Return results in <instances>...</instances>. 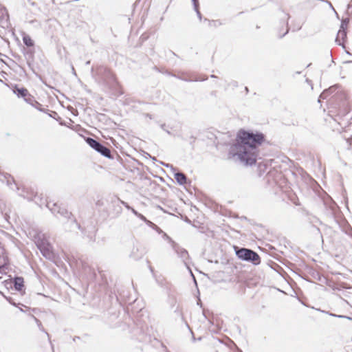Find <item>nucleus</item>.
<instances>
[{"instance_id": "nucleus-42", "label": "nucleus", "mask_w": 352, "mask_h": 352, "mask_svg": "<svg viewBox=\"0 0 352 352\" xmlns=\"http://www.w3.org/2000/svg\"><path fill=\"white\" fill-rule=\"evenodd\" d=\"M199 274H204V275H205V274H204V273H203V272H202L201 271H200V270L199 271Z\"/></svg>"}, {"instance_id": "nucleus-18", "label": "nucleus", "mask_w": 352, "mask_h": 352, "mask_svg": "<svg viewBox=\"0 0 352 352\" xmlns=\"http://www.w3.org/2000/svg\"><path fill=\"white\" fill-rule=\"evenodd\" d=\"M47 206L52 211V212H60L59 210H57L58 206L56 204H54V208H51V203H48Z\"/></svg>"}, {"instance_id": "nucleus-37", "label": "nucleus", "mask_w": 352, "mask_h": 352, "mask_svg": "<svg viewBox=\"0 0 352 352\" xmlns=\"http://www.w3.org/2000/svg\"><path fill=\"white\" fill-rule=\"evenodd\" d=\"M346 53L350 56H351L352 54L349 52V51H346Z\"/></svg>"}, {"instance_id": "nucleus-32", "label": "nucleus", "mask_w": 352, "mask_h": 352, "mask_svg": "<svg viewBox=\"0 0 352 352\" xmlns=\"http://www.w3.org/2000/svg\"><path fill=\"white\" fill-rule=\"evenodd\" d=\"M206 80V78H201V75H199V82H200V81H204V80Z\"/></svg>"}, {"instance_id": "nucleus-34", "label": "nucleus", "mask_w": 352, "mask_h": 352, "mask_svg": "<svg viewBox=\"0 0 352 352\" xmlns=\"http://www.w3.org/2000/svg\"><path fill=\"white\" fill-rule=\"evenodd\" d=\"M352 63V60H347V61H345L344 63L348 64V63Z\"/></svg>"}, {"instance_id": "nucleus-46", "label": "nucleus", "mask_w": 352, "mask_h": 352, "mask_svg": "<svg viewBox=\"0 0 352 352\" xmlns=\"http://www.w3.org/2000/svg\"><path fill=\"white\" fill-rule=\"evenodd\" d=\"M216 352H218L217 351H216Z\"/></svg>"}, {"instance_id": "nucleus-47", "label": "nucleus", "mask_w": 352, "mask_h": 352, "mask_svg": "<svg viewBox=\"0 0 352 352\" xmlns=\"http://www.w3.org/2000/svg\"><path fill=\"white\" fill-rule=\"evenodd\" d=\"M351 2H352V0H351Z\"/></svg>"}, {"instance_id": "nucleus-35", "label": "nucleus", "mask_w": 352, "mask_h": 352, "mask_svg": "<svg viewBox=\"0 0 352 352\" xmlns=\"http://www.w3.org/2000/svg\"><path fill=\"white\" fill-rule=\"evenodd\" d=\"M245 91L248 93V92L249 91V89H248V87H245Z\"/></svg>"}, {"instance_id": "nucleus-29", "label": "nucleus", "mask_w": 352, "mask_h": 352, "mask_svg": "<svg viewBox=\"0 0 352 352\" xmlns=\"http://www.w3.org/2000/svg\"><path fill=\"white\" fill-rule=\"evenodd\" d=\"M199 233H204V228L199 224Z\"/></svg>"}, {"instance_id": "nucleus-7", "label": "nucleus", "mask_w": 352, "mask_h": 352, "mask_svg": "<svg viewBox=\"0 0 352 352\" xmlns=\"http://www.w3.org/2000/svg\"><path fill=\"white\" fill-rule=\"evenodd\" d=\"M13 91L15 94H16L19 97H22L27 102H30V98H28V96H30L29 91L27 89L23 87H14Z\"/></svg>"}, {"instance_id": "nucleus-44", "label": "nucleus", "mask_w": 352, "mask_h": 352, "mask_svg": "<svg viewBox=\"0 0 352 352\" xmlns=\"http://www.w3.org/2000/svg\"><path fill=\"white\" fill-rule=\"evenodd\" d=\"M349 112L346 113L344 116H346L349 114Z\"/></svg>"}, {"instance_id": "nucleus-12", "label": "nucleus", "mask_w": 352, "mask_h": 352, "mask_svg": "<svg viewBox=\"0 0 352 352\" xmlns=\"http://www.w3.org/2000/svg\"><path fill=\"white\" fill-rule=\"evenodd\" d=\"M96 151L100 153L102 155L107 157H111L109 149L102 146L101 144H100V147H98Z\"/></svg>"}, {"instance_id": "nucleus-27", "label": "nucleus", "mask_w": 352, "mask_h": 352, "mask_svg": "<svg viewBox=\"0 0 352 352\" xmlns=\"http://www.w3.org/2000/svg\"><path fill=\"white\" fill-rule=\"evenodd\" d=\"M138 217L141 219L142 220L144 221H146V219L145 218L144 216H143L142 214H140L138 215Z\"/></svg>"}, {"instance_id": "nucleus-17", "label": "nucleus", "mask_w": 352, "mask_h": 352, "mask_svg": "<svg viewBox=\"0 0 352 352\" xmlns=\"http://www.w3.org/2000/svg\"><path fill=\"white\" fill-rule=\"evenodd\" d=\"M349 23V19L345 18L343 19L341 21L340 28L341 30H347V27Z\"/></svg>"}, {"instance_id": "nucleus-33", "label": "nucleus", "mask_w": 352, "mask_h": 352, "mask_svg": "<svg viewBox=\"0 0 352 352\" xmlns=\"http://www.w3.org/2000/svg\"><path fill=\"white\" fill-rule=\"evenodd\" d=\"M199 307H202V303H201V299L199 298Z\"/></svg>"}, {"instance_id": "nucleus-23", "label": "nucleus", "mask_w": 352, "mask_h": 352, "mask_svg": "<svg viewBox=\"0 0 352 352\" xmlns=\"http://www.w3.org/2000/svg\"><path fill=\"white\" fill-rule=\"evenodd\" d=\"M126 207L128 209H131V211H132V212H133L135 215H136V216L138 217V215L139 214V213H138L135 210H134L133 208H130L129 206H126Z\"/></svg>"}, {"instance_id": "nucleus-43", "label": "nucleus", "mask_w": 352, "mask_h": 352, "mask_svg": "<svg viewBox=\"0 0 352 352\" xmlns=\"http://www.w3.org/2000/svg\"><path fill=\"white\" fill-rule=\"evenodd\" d=\"M236 84H237V82H234L233 85H234V86H236Z\"/></svg>"}, {"instance_id": "nucleus-24", "label": "nucleus", "mask_w": 352, "mask_h": 352, "mask_svg": "<svg viewBox=\"0 0 352 352\" xmlns=\"http://www.w3.org/2000/svg\"><path fill=\"white\" fill-rule=\"evenodd\" d=\"M330 316H334V317H338V318H349L348 317H346L344 316L336 315V314H330Z\"/></svg>"}, {"instance_id": "nucleus-10", "label": "nucleus", "mask_w": 352, "mask_h": 352, "mask_svg": "<svg viewBox=\"0 0 352 352\" xmlns=\"http://www.w3.org/2000/svg\"><path fill=\"white\" fill-rule=\"evenodd\" d=\"M337 87H338V85H336L333 87H329L327 89L324 90L320 95L318 102L320 103L322 102V100L326 99L331 93H332L336 89Z\"/></svg>"}, {"instance_id": "nucleus-20", "label": "nucleus", "mask_w": 352, "mask_h": 352, "mask_svg": "<svg viewBox=\"0 0 352 352\" xmlns=\"http://www.w3.org/2000/svg\"><path fill=\"white\" fill-rule=\"evenodd\" d=\"M222 25V23L219 20L213 21L210 24L211 26L218 27Z\"/></svg>"}, {"instance_id": "nucleus-21", "label": "nucleus", "mask_w": 352, "mask_h": 352, "mask_svg": "<svg viewBox=\"0 0 352 352\" xmlns=\"http://www.w3.org/2000/svg\"><path fill=\"white\" fill-rule=\"evenodd\" d=\"M289 32V28H288V23L287 22V29H286V31L282 34H280L278 35V37L280 38H282L283 37H284L287 33Z\"/></svg>"}, {"instance_id": "nucleus-3", "label": "nucleus", "mask_w": 352, "mask_h": 352, "mask_svg": "<svg viewBox=\"0 0 352 352\" xmlns=\"http://www.w3.org/2000/svg\"><path fill=\"white\" fill-rule=\"evenodd\" d=\"M235 254L236 256L244 261L252 263L254 265L261 263V257L255 251L246 248L234 247Z\"/></svg>"}, {"instance_id": "nucleus-8", "label": "nucleus", "mask_w": 352, "mask_h": 352, "mask_svg": "<svg viewBox=\"0 0 352 352\" xmlns=\"http://www.w3.org/2000/svg\"><path fill=\"white\" fill-rule=\"evenodd\" d=\"M339 226L343 232L352 238V227L350 226L347 221L345 219L342 220L340 221V223H339Z\"/></svg>"}, {"instance_id": "nucleus-4", "label": "nucleus", "mask_w": 352, "mask_h": 352, "mask_svg": "<svg viewBox=\"0 0 352 352\" xmlns=\"http://www.w3.org/2000/svg\"><path fill=\"white\" fill-rule=\"evenodd\" d=\"M34 242L43 255L50 258L52 256V246L45 234L39 233L34 236Z\"/></svg>"}, {"instance_id": "nucleus-30", "label": "nucleus", "mask_w": 352, "mask_h": 352, "mask_svg": "<svg viewBox=\"0 0 352 352\" xmlns=\"http://www.w3.org/2000/svg\"><path fill=\"white\" fill-rule=\"evenodd\" d=\"M190 273H191L192 276L193 277L194 282H195V285H197V280H196V279H195V276L192 274V272H191V271H190Z\"/></svg>"}, {"instance_id": "nucleus-9", "label": "nucleus", "mask_w": 352, "mask_h": 352, "mask_svg": "<svg viewBox=\"0 0 352 352\" xmlns=\"http://www.w3.org/2000/svg\"><path fill=\"white\" fill-rule=\"evenodd\" d=\"M340 38L343 41V42L345 41V40L347 38L346 30H341V29H340L338 32L337 36L336 38V42L337 43V44L340 45V46H342L343 48H344L345 46H344V45L343 43H342L340 41Z\"/></svg>"}, {"instance_id": "nucleus-25", "label": "nucleus", "mask_w": 352, "mask_h": 352, "mask_svg": "<svg viewBox=\"0 0 352 352\" xmlns=\"http://www.w3.org/2000/svg\"><path fill=\"white\" fill-rule=\"evenodd\" d=\"M326 3H327L329 4V7H331L332 8V10H334V12H336V14L338 15L337 12H336L335 9L333 8L331 3L329 1H325Z\"/></svg>"}, {"instance_id": "nucleus-15", "label": "nucleus", "mask_w": 352, "mask_h": 352, "mask_svg": "<svg viewBox=\"0 0 352 352\" xmlns=\"http://www.w3.org/2000/svg\"><path fill=\"white\" fill-rule=\"evenodd\" d=\"M86 142L91 148H94L95 150L98 149V148L100 147V144L91 138H88L86 140Z\"/></svg>"}, {"instance_id": "nucleus-14", "label": "nucleus", "mask_w": 352, "mask_h": 352, "mask_svg": "<svg viewBox=\"0 0 352 352\" xmlns=\"http://www.w3.org/2000/svg\"><path fill=\"white\" fill-rule=\"evenodd\" d=\"M23 287V278L21 277H16L14 279V287L16 290H21Z\"/></svg>"}, {"instance_id": "nucleus-2", "label": "nucleus", "mask_w": 352, "mask_h": 352, "mask_svg": "<svg viewBox=\"0 0 352 352\" xmlns=\"http://www.w3.org/2000/svg\"><path fill=\"white\" fill-rule=\"evenodd\" d=\"M201 324L199 327L208 330L211 333H217L221 330L220 321L214 316V314L209 309H202V317L199 318Z\"/></svg>"}, {"instance_id": "nucleus-5", "label": "nucleus", "mask_w": 352, "mask_h": 352, "mask_svg": "<svg viewBox=\"0 0 352 352\" xmlns=\"http://www.w3.org/2000/svg\"><path fill=\"white\" fill-rule=\"evenodd\" d=\"M232 140L233 139L230 132L222 133L217 131L215 142H214L213 145L216 148H218L219 145L227 146L230 144Z\"/></svg>"}, {"instance_id": "nucleus-16", "label": "nucleus", "mask_w": 352, "mask_h": 352, "mask_svg": "<svg viewBox=\"0 0 352 352\" xmlns=\"http://www.w3.org/2000/svg\"><path fill=\"white\" fill-rule=\"evenodd\" d=\"M175 177L177 182L180 184H183L186 182V177L182 173H176Z\"/></svg>"}, {"instance_id": "nucleus-41", "label": "nucleus", "mask_w": 352, "mask_h": 352, "mask_svg": "<svg viewBox=\"0 0 352 352\" xmlns=\"http://www.w3.org/2000/svg\"><path fill=\"white\" fill-rule=\"evenodd\" d=\"M331 208H332L333 212H334V210H335L334 206H331Z\"/></svg>"}, {"instance_id": "nucleus-40", "label": "nucleus", "mask_w": 352, "mask_h": 352, "mask_svg": "<svg viewBox=\"0 0 352 352\" xmlns=\"http://www.w3.org/2000/svg\"><path fill=\"white\" fill-rule=\"evenodd\" d=\"M199 20H201V13H200V12H199Z\"/></svg>"}, {"instance_id": "nucleus-28", "label": "nucleus", "mask_w": 352, "mask_h": 352, "mask_svg": "<svg viewBox=\"0 0 352 352\" xmlns=\"http://www.w3.org/2000/svg\"><path fill=\"white\" fill-rule=\"evenodd\" d=\"M352 8V5L350 3H348L346 6V14H349V10Z\"/></svg>"}, {"instance_id": "nucleus-45", "label": "nucleus", "mask_w": 352, "mask_h": 352, "mask_svg": "<svg viewBox=\"0 0 352 352\" xmlns=\"http://www.w3.org/2000/svg\"><path fill=\"white\" fill-rule=\"evenodd\" d=\"M212 78H215L216 76L214 75H211Z\"/></svg>"}, {"instance_id": "nucleus-38", "label": "nucleus", "mask_w": 352, "mask_h": 352, "mask_svg": "<svg viewBox=\"0 0 352 352\" xmlns=\"http://www.w3.org/2000/svg\"><path fill=\"white\" fill-rule=\"evenodd\" d=\"M285 15L287 16V19H289V15L288 14H286Z\"/></svg>"}, {"instance_id": "nucleus-13", "label": "nucleus", "mask_w": 352, "mask_h": 352, "mask_svg": "<svg viewBox=\"0 0 352 352\" xmlns=\"http://www.w3.org/2000/svg\"><path fill=\"white\" fill-rule=\"evenodd\" d=\"M173 248L177 254H180V256L183 259L187 257L188 252L185 250H179V247H177L175 243H173Z\"/></svg>"}, {"instance_id": "nucleus-1", "label": "nucleus", "mask_w": 352, "mask_h": 352, "mask_svg": "<svg viewBox=\"0 0 352 352\" xmlns=\"http://www.w3.org/2000/svg\"><path fill=\"white\" fill-rule=\"evenodd\" d=\"M265 135L259 131L240 129L237 133L235 143L230 148L229 155L237 159L245 166L256 164L259 153V146L265 142Z\"/></svg>"}, {"instance_id": "nucleus-26", "label": "nucleus", "mask_w": 352, "mask_h": 352, "mask_svg": "<svg viewBox=\"0 0 352 352\" xmlns=\"http://www.w3.org/2000/svg\"><path fill=\"white\" fill-rule=\"evenodd\" d=\"M326 3H327L329 4V7H331L332 8V10H334V12H336V14L338 15L337 12H336L335 9L333 8L331 3L329 1H325Z\"/></svg>"}, {"instance_id": "nucleus-31", "label": "nucleus", "mask_w": 352, "mask_h": 352, "mask_svg": "<svg viewBox=\"0 0 352 352\" xmlns=\"http://www.w3.org/2000/svg\"><path fill=\"white\" fill-rule=\"evenodd\" d=\"M206 235L212 236H213V233H212V231H209L208 233L206 234Z\"/></svg>"}, {"instance_id": "nucleus-11", "label": "nucleus", "mask_w": 352, "mask_h": 352, "mask_svg": "<svg viewBox=\"0 0 352 352\" xmlns=\"http://www.w3.org/2000/svg\"><path fill=\"white\" fill-rule=\"evenodd\" d=\"M23 41L24 44L28 47H32L34 45V42L32 38L28 34L25 33L23 34Z\"/></svg>"}, {"instance_id": "nucleus-36", "label": "nucleus", "mask_w": 352, "mask_h": 352, "mask_svg": "<svg viewBox=\"0 0 352 352\" xmlns=\"http://www.w3.org/2000/svg\"><path fill=\"white\" fill-rule=\"evenodd\" d=\"M9 302H10L12 305H13L16 306L15 302H11L10 300H9Z\"/></svg>"}, {"instance_id": "nucleus-39", "label": "nucleus", "mask_w": 352, "mask_h": 352, "mask_svg": "<svg viewBox=\"0 0 352 352\" xmlns=\"http://www.w3.org/2000/svg\"><path fill=\"white\" fill-rule=\"evenodd\" d=\"M241 219H245V220H246V219H247V217L243 216V217H241Z\"/></svg>"}, {"instance_id": "nucleus-6", "label": "nucleus", "mask_w": 352, "mask_h": 352, "mask_svg": "<svg viewBox=\"0 0 352 352\" xmlns=\"http://www.w3.org/2000/svg\"><path fill=\"white\" fill-rule=\"evenodd\" d=\"M217 131L214 129H209L202 131L199 133L201 141L206 142L207 144L213 145L214 142H215Z\"/></svg>"}, {"instance_id": "nucleus-22", "label": "nucleus", "mask_w": 352, "mask_h": 352, "mask_svg": "<svg viewBox=\"0 0 352 352\" xmlns=\"http://www.w3.org/2000/svg\"><path fill=\"white\" fill-rule=\"evenodd\" d=\"M192 1L194 4V8H195V12L197 13H198V6H197V0H192Z\"/></svg>"}, {"instance_id": "nucleus-19", "label": "nucleus", "mask_w": 352, "mask_h": 352, "mask_svg": "<svg viewBox=\"0 0 352 352\" xmlns=\"http://www.w3.org/2000/svg\"><path fill=\"white\" fill-rule=\"evenodd\" d=\"M212 344L214 346H218L219 344L223 345V343L221 342V340L219 338H213Z\"/></svg>"}]
</instances>
